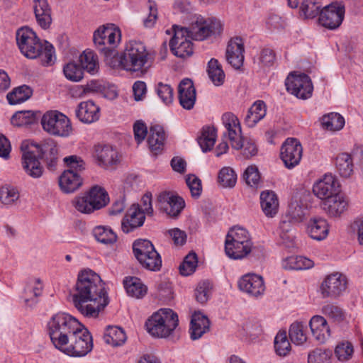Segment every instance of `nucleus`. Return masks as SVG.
Listing matches in <instances>:
<instances>
[{
  "mask_svg": "<svg viewBox=\"0 0 363 363\" xmlns=\"http://www.w3.org/2000/svg\"><path fill=\"white\" fill-rule=\"evenodd\" d=\"M48 333L55 347L71 357H84L93 348L92 337L77 319L58 313L47 324Z\"/></svg>",
  "mask_w": 363,
  "mask_h": 363,
  "instance_id": "1",
  "label": "nucleus"
},
{
  "mask_svg": "<svg viewBox=\"0 0 363 363\" xmlns=\"http://www.w3.org/2000/svg\"><path fill=\"white\" fill-rule=\"evenodd\" d=\"M72 301L77 310L84 317L97 318L109 303L105 283L100 276L89 269L80 271Z\"/></svg>",
  "mask_w": 363,
  "mask_h": 363,
  "instance_id": "2",
  "label": "nucleus"
},
{
  "mask_svg": "<svg viewBox=\"0 0 363 363\" xmlns=\"http://www.w3.org/2000/svg\"><path fill=\"white\" fill-rule=\"evenodd\" d=\"M16 42L21 52L26 57L38 58L44 66L52 65L55 58L54 47L48 41L43 44L31 29H18L16 32Z\"/></svg>",
  "mask_w": 363,
  "mask_h": 363,
  "instance_id": "3",
  "label": "nucleus"
},
{
  "mask_svg": "<svg viewBox=\"0 0 363 363\" xmlns=\"http://www.w3.org/2000/svg\"><path fill=\"white\" fill-rule=\"evenodd\" d=\"M223 123L227 130L224 135H228L231 147L235 150H241L242 155L246 159L250 158L257 153V147L255 142L241 135L240 121L232 113H225L222 116Z\"/></svg>",
  "mask_w": 363,
  "mask_h": 363,
  "instance_id": "4",
  "label": "nucleus"
},
{
  "mask_svg": "<svg viewBox=\"0 0 363 363\" xmlns=\"http://www.w3.org/2000/svg\"><path fill=\"white\" fill-rule=\"evenodd\" d=\"M178 325V315L170 308H160L145 322L147 332L152 336L160 338L169 336Z\"/></svg>",
  "mask_w": 363,
  "mask_h": 363,
  "instance_id": "5",
  "label": "nucleus"
},
{
  "mask_svg": "<svg viewBox=\"0 0 363 363\" xmlns=\"http://www.w3.org/2000/svg\"><path fill=\"white\" fill-rule=\"evenodd\" d=\"M152 57L145 45L140 41L130 40L123 51L125 70L144 73L150 67Z\"/></svg>",
  "mask_w": 363,
  "mask_h": 363,
  "instance_id": "6",
  "label": "nucleus"
},
{
  "mask_svg": "<svg viewBox=\"0 0 363 363\" xmlns=\"http://www.w3.org/2000/svg\"><path fill=\"white\" fill-rule=\"evenodd\" d=\"M63 160L69 169L65 171L59 178V185L63 192L72 193L82 184V179L77 172L84 169L85 163L77 155L66 157Z\"/></svg>",
  "mask_w": 363,
  "mask_h": 363,
  "instance_id": "7",
  "label": "nucleus"
},
{
  "mask_svg": "<svg viewBox=\"0 0 363 363\" xmlns=\"http://www.w3.org/2000/svg\"><path fill=\"white\" fill-rule=\"evenodd\" d=\"M40 122L43 130L52 135L68 137L72 132L69 119L57 111L46 112Z\"/></svg>",
  "mask_w": 363,
  "mask_h": 363,
  "instance_id": "8",
  "label": "nucleus"
},
{
  "mask_svg": "<svg viewBox=\"0 0 363 363\" xmlns=\"http://www.w3.org/2000/svg\"><path fill=\"white\" fill-rule=\"evenodd\" d=\"M188 35L194 40H203L212 35L220 34L223 26L219 20L198 17L195 22L186 28Z\"/></svg>",
  "mask_w": 363,
  "mask_h": 363,
  "instance_id": "9",
  "label": "nucleus"
},
{
  "mask_svg": "<svg viewBox=\"0 0 363 363\" xmlns=\"http://www.w3.org/2000/svg\"><path fill=\"white\" fill-rule=\"evenodd\" d=\"M121 40V30L113 24L100 26L93 35L94 45L99 52L116 47Z\"/></svg>",
  "mask_w": 363,
  "mask_h": 363,
  "instance_id": "10",
  "label": "nucleus"
},
{
  "mask_svg": "<svg viewBox=\"0 0 363 363\" xmlns=\"http://www.w3.org/2000/svg\"><path fill=\"white\" fill-rule=\"evenodd\" d=\"M347 279L340 272H333L323 280L319 291L323 298H336L346 290Z\"/></svg>",
  "mask_w": 363,
  "mask_h": 363,
  "instance_id": "11",
  "label": "nucleus"
},
{
  "mask_svg": "<svg viewBox=\"0 0 363 363\" xmlns=\"http://www.w3.org/2000/svg\"><path fill=\"white\" fill-rule=\"evenodd\" d=\"M345 13V7L342 2H332L322 9L318 21L323 27L335 30L342 24Z\"/></svg>",
  "mask_w": 363,
  "mask_h": 363,
  "instance_id": "12",
  "label": "nucleus"
},
{
  "mask_svg": "<svg viewBox=\"0 0 363 363\" xmlns=\"http://www.w3.org/2000/svg\"><path fill=\"white\" fill-rule=\"evenodd\" d=\"M286 90L298 99L310 98L313 90L311 78L306 74H290L285 81Z\"/></svg>",
  "mask_w": 363,
  "mask_h": 363,
  "instance_id": "13",
  "label": "nucleus"
},
{
  "mask_svg": "<svg viewBox=\"0 0 363 363\" xmlns=\"http://www.w3.org/2000/svg\"><path fill=\"white\" fill-rule=\"evenodd\" d=\"M255 248L249 232L243 227L235 225L226 235L224 250H252Z\"/></svg>",
  "mask_w": 363,
  "mask_h": 363,
  "instance_id": "14",
  "label": "nucleus"
},
{
  "mask_svg": "<svg viewBox=\"0 0 363 363\" xmlns=\"http://www.w3.org/2000/svg\"><path fill=\"white\" fill-rule=\"evenodd\" d=\"M174 36L170 40L169 46L172 53L180 58H185L193 54V44L189 39L186 28L173 26Z\"/></svg>",
  "mask_w": 363,
  "mask_h": 363,
  "instance_id": "15",
  "label": "nucleus"
},
{
  "mask_svg": "<svg viewBox=\"0 0 363 363\" xmlns=\"http://www.w3.org/2000/svg\"><path fill=\"white\" fill-rule=\"evenodd\" d=\"M302 153L300 142L296 138H287L281 145L280 157L285 167L292 169L299 164Z\"/></svg>",
  "mask_w": 363,
  "mask_h": 363,
  "instance_id": "16",
  "label": "nucleus"
},
{
  "mask_svg": "<svg viewBox=\"0 0 363 363\" xmlns=\"http://www.w3.org/2000/svg\"><path fill=\"white\" fill-rule=\"evenodd\" d=\"M159 209L171 218H177L185 206L182 198L169 191H162L157 197Z\"/></svg>",
  "mask_w": 363,
  "mask_h": 363,
  "instance_id": "17",
  "label": "nucleus"
},
{
  "mask_svg": "<svg viewBox=\"0 0 363 363\" xmlns=\"http://www.w3.org/2000/svg\"><path fill=\"white\" fill-rule=\"evenodd\" d=\"M21 150L22 166L26 174L33 178L40 177L43 173V167L38 159L35 151L30 147L27 141L22 143Z\"/></svg>",
  "mask_w": 363,
  "mask_h": 363,
  "instance_id": "18",
  "label": "nucleus"
},
{
  "mask_svg": "<svg viewBox=\"0 0 363 363\" xmlns=\"http://www.w3.org/2000/svg\"><path fill=\"white\" fill-rule=\"evenodd\" d=\"M313 194L323 201L340 193V184L336 178L331 174H325L323 178L314 184Z\"/></svg>",
  "mask_w": 363,
  "mask_h": 363,
  "instance_id": "19",
  "label": "nucleus"
},
{
  "mask_svg": "<svg viewBox=\"0 0 363 363\" xmlns=\"http://www.w3.org/2000/svg\"><path fill=\"white\" fill-rule=\"evenodd\" d=\"M238 287L240 291L256 298L262 296L265 291L262 277L255 274L243 275L238 281Z\"/></svg>",
  "mask_w": 363,
  "mask_h": 363,
  "instance_id": "20",
  "label": "nucleus"
},
{
  "mask_svg": "<svg viewBox=\"0 0 363 363\" xmlns=\"http://www.w3.org/2000/svg\"><path fill=\"white\" fill-rule=\"evenodd\" d=\"M30 147L35 148L38 157L45 159L49 169H55L57 163L58 150L52 140H45L40 145L31 143Z\"/></svg>",
  "mask_w": 363,
  "mask_h": 363,
  "instance_id": "21",
  "label": "nucleus"
},
{
  "mask_svg": "<svg viewBox=\"0 0 363 363\" xmlns=\"http://www.w3.org/2000/svg\"><path fill=\"white\" fill-rule=\"evenodd\" d=\"M43 288V283L40 278L33 277L28 279L22 295L26 307L33 308L38 303Z\"/></svg>",
  "mask_w": 363,
  "mask_h": 363,
  "instance_id": "22",
  "label": "nucleus"
},
{
  "mask_svg": "<svg viewBox=\"0 0 363 363\" xmlns=\"http://www.w3.org/2000/svg\"><path fill=\"white\" fill-rule=\"evenodd\" d=\"M244 45L240 38L231 39L226 48V60L228 62L238 69L241 67L244 62Z\"/></svg>",
  "mask_w": 363,
  "mask_h": 363,
  "instance_id": "23",
  "label": "nucleus"
},
{
  "mask_svg": "<svg viewBox=\"0 0 363 363\" xmlns=\"http://www.w3.org/2000/svg\"><path fill=\"white\" fill-rule=\"evenodd\" d=\"M138 204H133L128 209L121 223V228L125 233L143 225L145 215Z\"/></svg>",
  "mask_w": 363,
  "mask_h": 363,
  "instance_id": "24",
  "label": "nucleus"
},
{
  "mask_svg": "<svg viewBox=\"0 0 363 363\" xmlns=\"http://www.w3.org/2000/svg\"><path fill=\"white\" fill-rule=\"evenodd\" d=\"M179 101L180 105L186 110L194 108L196 94L193 82L189 79L181 81L178 86Z\"/></svg>",
  "mask_w": 363,
  "mask_h": 363,
  "instance_id": "25",
  "label": "nucleus"
},
{
  "mask_svg": "<svg viewBox=\"0 0 363 363\" xmlns=\"http://www.w3.org/2000/svg\"><path fill=\"white\" fill-rule=\"evenodd\" d=\"M210 330V321L201 312H195L191 319L189 334L193 340H199Z\"/></svg>",
  "mask_w": 363,
  "mask_h": 363,
  "instance_id": "26",
  "label": "nucleus"
},
{
  "mask_svg": "<svg viewBox=\"0 0 363 363\" xmlns=\"http://www.w3.org/2000/svg\"><path fill=\"white\" fill-rule=\"evenodd\" d=\"M133 252L135 257L143 268L153 272L161 269L162 258L158 251H133Z\"/></svg>",
  "mask_w": 363,
  "mask_h": 363,
  "instance_id": "27",
  "label": "nucleus"
},
{
  "mask_svg": "<svg viewBox=\"0 0 363 363\" xmlns=\"http://www.w3.org/2000/svg\"><path fill=\"white\" fill-rule=\"evenodd\" d=\"M76 116L84 123H91L99 120L100 108L92 101L81 102L76 110Z\"/></svg>",
  "mask_w": 363,
  "mask_h": 363,
  "instance_id": "28",
  "label": "nucleus"
},
{
  "mask_svg": "<svg viewBox=\"0 0 363 363\" xmlns=\"http://www.w3.org/2000/svg\"><path fill=\"white\" fill-rule=\"evenodd\" d=\"M96 157L99 164L106 169L112 168L119 161L118 152L111 145L96 146Z\"/></svg>",
  "mask_w": 363,
  "mask_h": 363,
  "instance_id": "29",
  "label": "nucleus"
},
{
  "mask_svg": "<svg viewBox=\"0 0 363 363\" xmlns=\"http://www.w3.org/2000/svg\"><path fill=\"white\" fill-rule=\"evenodd\" d=\"M362 152L359 148L354 150L351 155L341 153L336 157V167L340 174L343 177H349L353 172V160L358 157V153Z\"/></svg>",
  "mask_w": 363,
  "mask_h": 363,
  "instance_id": "30",
  "label": "nucleus"
},
{
  "mask_svg": "<svg viewBox=\"0 0 363 363\" xmlns=\"http://www.w3.org/2000/svg\"><path fill=\"white\" fill-rule=\"evenodd\" d=\"M33 9L39 26L47 29L52 23L51 9L47 0H33Z\"/></svg>",
  "mask_w": 363,
  "mask_h": 363,
  "instance_id": "31",
  "label": "nucleus"
},
{
  "mask_svg": "<svg viewBox=\"0 0 363 363\" xmlns=\"http://www.w3.org/2000/svg\"><path fill=\"white\" fill-rule=\"evenodd\" d=\"M312 335L316 340L324 342L330 335L327 320L321 315H314L309 322Z\"/></svg>",
  "mask_w": 363,
  "mask_h": 363,
  "instance_id": "32",
  "label": "nucleus"
},
{
  "mask_svg": "<svg viewBox=\"0 0 363 363\" xmlns=\"http://www.w3.org/2000/svg\"><path fill=\"white\" fill-rule=\"evenodd\" d=\"M147 143L150 151L154 155L160 153L164 145L165 133L160 125H152L150 128Z\"/></svg>",
  "mask_w": 363,
  "mask_h": 363,
  "instance_id": "33",
  "label": "nucleus"
},
{
  "mask_svg": "<svg viewBox=\"0 0 363 363\" xmlns=\"http://www.w3.org/2000/svg\"><path fill=\"white\" fill-rule=\"evenodd\" d=\"M260 205L264 215L273 218L279 210V200L277 194L269 190L264 191L260 194Z\"/></svg>",
  "mask_w": 363,
  "mask_h": 363,
  "instance_id": "34",
  "label": "nucleus"
},
{
  "mask_svg": "<svg viewBox=\"0 0 363 363\" xmlns=\"http://www.w3.org/2000/svg\"><path fill=\"white\" fill-rule=\"evenodd\" d=\"M323 209L331 216H337L342 213L347 207V201L337 193L335 195L323 201Z\"/></svg>",
  "mask_w": 363,
  "mask_h": 363,
  "instance_id": "35",
  "label": "nucleus"
},
{
  "mask_svg": "<svg viewBox=\"0 0 363 363\" xmlns=\"http://www.w3.org/2000/svg\"><path fill=\"white\" fill-rule=\"evenodd\" d=\"M123 285L128 295L135 298H143L147 293V286L136 277H125Z\"/></svg>",
  "mask_w": 363,
  "mask_h": 363,
  "instance_id": "36",
  "label": "nucleus"
},
{
  "mask_svg": "<svg viewBox=\"0 0 363 363\" xmlns=\"http://www.w3.org/2000/svg\"><path fill=\"white\" fill-rule=\"evenodd\" d=\"M40 118H41L40 111H21L13 115L11 122L15 126H30L37 124Z\"/></svg>",
  "mask_w": 363,
  "mask_h": 363,
  "instance_id": "37",
  "label": "nucleus"
},
{
  "mask_svg": "<svg viewBox=\"0 0 363 363\" xmlns=\"http://www.w3.org/2000/svg\"><path fill=\"white\" fill-rule=\"evenodd\" d=\"M307 230L311 238L317 240L325 239L329 231L326 220L320 217L311 218Z\"/></svg>",
  "mask_w": 363,
  "mask_h": 363,
  "instance_id": "38",
  "label": "nucleus"
},
{
  "mask_svg": "<svg viewBox=\"0 0 363 363\" xmlns=\"http://www.w3.org/2000/svg\"><path fill=\"white\" fill-rule=\"evenodd\" d=\"M266 105L262 101H257L248 110L244 122L249 128H253L266 116Z\"/></svg>",
  "mask_w": 363,
  "mask_h": 363,
  "instance_id": "39",
  "label": "nucleus"
},
{
  "mask_svg": "<svg viewBox=\"0 0 363 363\" xmlns=\"http://www.w3.org/2000/svg\"><path fill=\"white\" fill-rule=\"evenodd\" d=\"M313 260L303 256L292 255L283 259L282 267L287 270H303L313 267Z\"/></svg>",
  "mask_w": 363,
  "mask_h": 363,
  "instance_id": "40",
  "label": "nucleus"
},
{
  "mask_svg": "<svg viewBox=\"0 0 363 363\" xmlns=\"http://www.w3.org/2000/svg\"><path fill=\"white\" fill-rule=\"evenodd\" d=\"M79 62L83 72L86 71L91 74H95L99 72L98 57L92 50H84L79 56Z\"/></svg>",
  "mask_w": 363,
  "mask_h": 363,
  "instance_id": "41",
  "label": "nucleus"
},
{
  "mask_svg": "<svg viewBox=\"0 0 363 363\" xmlns=\"http://www.w3.org/2000/svg\"><path fill=\"white\" fill-rule=\"evenodd\" d=\"M126 338V335L121 328L111 325L106 328L104 336V341L112 346L122 345Z\"/></svg>",
  "mask_w": 363,
  "mask_h": 363,
  "instance_id": "42",
  "label": "nucleus"
},
{
  "mask_svg": "<svg viewBox=\"0 0 363 363\" xmlns=\"http://www.w3.org/2000/svg\"><path fill=\"white\" fill-rule=\"evenodd\" d=\"M321 0H303L300 6V16L305 18H313L323 9Z\"/></svg>",
  "mask_w": 363,
  "mask_h": 363,
  "instance_id": "43",
  "label": "nucleus"
},
{
  "mask_svg": "<svg viewBox=\"0 0 363 363\" xmlns=\"http://www.w3.org/2000/svg\"><path fill=\"white\" fill-rule=\"evenodd\" d=\"M33 94L32 89L27 85H22L13 89L11 92L7 94V100L11 105L26 101Z\"/></svg>",
  "mask_w": 363,
  "mask_h": 363,
  "instance_id": "44",
  "label": "nucleus"
},
{
  "mask_svg": "<svg viewBox=\"0 0 363 363\" xmlns=\"http://www.w3.org/2000/svg\"><path fill=\"white\" fill-rule=\"evenodd\" d=\"M86 194L96 210L104 207L109 201L107 192L99 186H93Z\"/></svg>",
  "mask_w": 363,
  "mask_h": 363,
  "instance_id": "45",
  "label": "nucleus"
},
{
  "mask_svg": "<svg viewBox=\"0 0 363 363\" xmlns=\"http://www.w3.org/2000/svg\"><path fill=\"white\" fill-rule=\"evenodd\" d=\"M96 240L104 245H111L116 242L117 235L113 230L107 226H96L93 230Z\"/></svg>",
  "mask_w": 363,
  "mask_h": 363,
  "instance_id": "46",
  "label": "nucleus"
},
{
  "mask_svg": "<svg viewBox=\"0 0 363 363\" xmlns=\"http://www.w3.org/2000/svg\"><path fill=\"white\" fill-rule=\"evenodd\" d=\"M116 47L106 50L100 54L103 56L106 64L113 69L122 68L125 69V61L123 60V52L118 54L115 49Z\"/></svg>",
  "mask_w": 363,
  "mask_h": 363,
  "instance_id": "47",
  "label": "nucleus"
},
{
  "mask_svg": "<svg viewBox=\"0 0 363 363\" xmlns=\"http://www.w3.org/2000/svg\"><path fill=\"white\" fill-rule=\"evenodd\" d=\"M216 139V130L213 127L207 126L203 128L201 135L198 138L203 152H207L213 147Z\"/></svg>",
  "mask_w": 363,
  "mask_h": 363,
  "instance_id": "48",
  "label": "nucleus"
},
{
  "mask_svg": "<svg viewBox=\"0 0 363 363\" xmlns=\"http://www.w3.org/2000/svg\"><path fill=\"white\" fill-rule=\"evenodd\" d=\"M208 74L216 86H220L223 84L225 74L217 60L213 58L208 62Z\"/></svg>",
  "mask_w": 363,
  "mask_h": 363,
  "instance_id": "49",
  "label": "nucleus"
},
{
  "mask_svg": "<svg viewBox=\"0 0 363 363\" xmlns=\"http://www.w3.org/2000/svg\"><path fill=\"white\" fill-rule=\"evenodd\" d=\"M322 313L336 323H340L346 319L345 311L340 306L333 303L326 304L323 306Z\"/></svg>",
  "mask_w": 363,
  "mask_h": 363,
  "instance_id": "50",
  "label": "nucleus"
},
{
  "mask_svg": "<svg viewBox=\"0 0 363 363\" xmlns=\"http://www.w3.org/2000/svg\"><path fill=\"white\" fill-rule=\"evenodd\" d=\"M323 127L330 130H339L345 125L344 118L337 113H330L322 118Z\"/></svg>",
  "mask_w": 363,
  "mask_h": 363,
  "instance_id": "51",
  "label": "nucleus"
},
{
  "mask_svg": "<svg viewBox=\"0 0 363 363\" xmlns=\"http://www.w3.org/2000/svg\"><path fill=\"white\" fill-rule=\"evenodd\" d=\"M19 197V192L14 186L6 185L0 189V201L5 206L14 204Z\"/></svg>",
  "mask_w": 363,
  "mask_h": 363,
  "instance_id": "52",
  "label": "nucleus"
},
{
  "mask_svg": "<svg viewBox=\"0 0 363 363\" xmlns=\"http://www.w3.org/2000/svg\"><path fill=\"white\" fill-rule=\"evenodd\" d=\"M198 264V257L194 251H191L184 259V261L179 266V272L182 276H189L192 274Z\"/></svg>",
  "mask_w": 363,
  "mask_h": 363,
  "instance_id": "53",
  "label": "nucleus"
},
{
  "mask_svg": "<svg viewBox=\"0 0 363 363\" xmlns=\"http://www.w3.org/2000/svg\"><path fill=\"white\" fill-rule=\"evenodd\" d=\"M226 257L232 260H240L245 258L250 262L259 261L262 259L261 251H224Z\"/></svg>",
  "mask_w": 363,
  "mask_h": 363,
  "instance_id": "54",
  "label": "nucleus"
},
{
  "mask_svg": "<svg viewBox=\"0 0 363 363\" xmlns=\"http://www.w3.org/2000/svg\"><path fill=\"white\" fill-rule=\"evenodd\" d=\"M304 328V325L299 322H295L291 325L289 334L293 343L300 345L306 341L307 336Z\"/></svg>",
  "mask_w": 363,
  "mask_h": 363,
  "instance_id": "55",
  "label": "nucleus"
},
{
  "mask_svg": "<svg viewBox=\"0 0 363 363\" xmlns=\"http://www.w3.org/2000/svg\"><path fill=\"white\" fill-rule=\"evenodd\" d=\"M65 77L72 82H79L83 79L84 72L80 65L75 62H70L63 67Z\"/></svg>",
  "mask_w": 363,
  "mask_h": 363,
  "instance_id": "56",
  "label": "nucleus"
},
{
  "mask_svg": "<svg viewBox=\"0 0 363 363\" xmlns=\"http://www.w3.org/2000/svg\"><path fill=\"white\" fill-rule=\"evenodd\" d=\"M274 348L279 356L286 355L291 350V345L285 331H279L274 338Z\"/></svg>",
  "mask_w": 363,
  "mask_h": 363,
  "instance_id": "57",
  "label": "nucleus"
},
{
  "mask_svg": "<svg viewBox=\"0 0 363 363\" xmlns=\"http://www.w3.org/2000/svg\"><path fill=\"white\" fill-rule=\"evenodd\" d=\"M332 351L329 349L315 348L308 355V363H329Z\"/></svg>",
  "mask_w": 363,
  "mask_h": 363,
  "instance_id": "58",
  "label": "nucleus"
},
{
  "mask_svg": "<svg viewBox=\"0 0 363 363\" xmlns=\"http://www.w3.org/2000/svg\"><path fill=\"white\" fill-rule=\"evenodd\" d=\"M218 181L223 187H233L235 185L237 175L232 168L223 167L219 172Z\"/></svg>",
  "mask_w": 363,
  "mask_h": 363,
  "instance_id": "59",
  "label": "nucleus"
},
{
  "mask_svg": "<svg viewBox=\"0 0 363 363\" xmlns=\"http://www.w3.org/2000/svg\"><path fill=\"white\" fill-rule=\"evenodd\" d=\"M212 284L210 281L205 280L200 281L195 290V297L196 301L203 304L206 303L211 296Z\"/></svg>",
  "mask_w": 363,
  "mask_h": 363,
  "instance_id": "60",
  "label": "nucleus"
},
{
  "mask_svg": "<svg viewBox=\"0 0 363 363\" xmlns=\"http://www.w3.org/2000/svg\"><path fill=\"white\" fill-rule=\"evenodd\" d=\"M72 204L78 211L83 213H91L96 210L86 194L76 197Z\"/></svg>",
  "mask_w": 363,
  "mask_h": 363,
  "instance_id": "61",
  "label": "nucleus"
},
{
  "mask_svg": "<svg viewBox=\"0 0 363 363\" xmlns=\"http://www.w3.org/2000/svg\"><path fill=\"white\" fill-rule=\"evenodd\" d=\"M354 352L352 345L349 342L339 343L335 349V354L337 359L341 362L349 360Z\"/></svg>",
  "mask_w": 363,
  "mask_h": 363,
  "instance_id": "62",
  "label": "nucleus"
},
{
  "mask_svg": "<svg viewBox=\"0 0 363 363\" xmlns=\"http://www.w3.org/2000/svg\"><path fill=\"white\" fill-rule=\"evenodd\" d=\"M288 214L295 221H301L305 216V208L300 202L293 201L289 205Z\"/></svg>",
  "mask_w": 363,
  "mask_h": 363,
  "instance_id": "63",
  "label": "nucleus"
},
{
  "mask_svg": "<svg viewBox=\"0 0 363 363\" xmlns=\"http://www.w3.org/2000/svg\"><path fill=\"white\" fill-rule=\"evenodd\" d=\"M186 183L188 186L191 196L199 198L202 192L201 181L195 175H189L186 179Z\"/></svg>",
  "mask_w": 363,
  "mask_h": 363,
  "instance_id": "64",
  "label": "nucleus"
}]
</instances>
